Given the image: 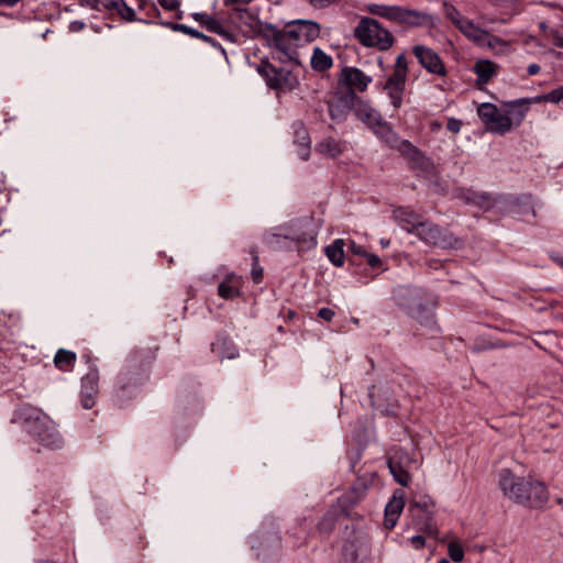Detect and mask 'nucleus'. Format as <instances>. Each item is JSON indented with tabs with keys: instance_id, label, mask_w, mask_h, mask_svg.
Wrapping results in <instances>:
<instances>
[{
	"instance_id": "nucleus-13",
	"label": "nucleus",
	"mask_w": 563,
	"mask_h": 563,
	"mask_svg": "<svg viewBox=\"0 0 563 563\" xmlns=\"http://www.w3.org/2000/svg\"><path fill=\"white\" fill-rule=\"evenodd\" d=\"M412 52L421 66L426 68L429 73L437 74L440 76H444L446 74V69L444 64L442 63L439 55L432 51L431 48L423 45H416L412 48Z\"/></svg>"
},
{
	"instance_id": "nucleus-28",
	"label": "nucleus",
	"mask_w": 563,
	"mask_h": 563,
	"mask_svg": "<svg viewBox=\"0 0 563 563\" xmlns=\"http://www.w3.org/2000/svg\"><path fill=\"white\" fill-rule=\"evenodd\" d=\"M192 18L210 32H213L217 34L224 33V29H223L222 24L217 19H214L206 13L196 12L192 14Z\"/></svg>"
},
{
	"instance_id": "nucleus-32",
	"label": "nucleus",
	"mask_w": 563,
	"mask_h": 563,
	"mask_svg": "<svg viewBox=\"0 0 563 563\" xmlns=\"http://www.w3.org/2000/svg\"><path fill=\"white\" fill-rule=\"evenodd\" d=\"M467 200L482 209L488 210L493 207V200L489 196L479 192H471Z\"/></svg>"
},
{
	"instance_id": "nucleus-50",
	"label": "nucleus",
	"mask_w": 563,
	"mask_h": 563,
	"mask_svg": "<svg viewBox=\"0 0 563 563\" xmlns=\"http://www.w3.org/2000/svg\"><path fill=\"white\" fill-rule=\"evenodd\" d=\"M438 563H450L446 559H442L441 561H439Z\"/></svg>"
},
{
	"instance_id": "nucleus-19",
	"label": "nucleus",
	"mask_w": 563,
	"mask_h": 563,
	"mask_svg": "<svg viewBox=\"0 0 563 563\" xmlns=\"http://www.w3.org/2000/svg\"><path fill=\"white\" fill-rule=\"evenodd\" d=\"M498 71V65L488 59H479L474 65V73L477 75L476 84H487Z\"/></svg>"
},
{
	"instance_id": "nucleus-31",
	"label": "nucleus",
	"mask_w": 563,
	"mask_h": 563,
	"mask_svg": "<svg viewBox=\"0 0 563 563\" xmlns=\"http://www.w3.org/2000/svg\"><path fill=\"white\" fill-rule=\"evenodd\" d=\"M390 473L393 474L394 478L401 485L407 486L410 479V476L407 471H405L400 465L389 462L388 464Z\"/></svg>"
},
{
	"instance_id": "nucleus-29",
	"label": "nucleus",
	"mask_w": 563,
	"mask_h": 563,
	"mask_svg": "<svg viewBox=\"0 0 563 563\" xmlns=\"http://www.w3.org/2000/svg\"><path fill=\"white\" fill-rule=\"evenodd\" d=\"M355 113L361 121L367 123L372 129L380 121L377 112L366 104L358 106Z\"/></svg>"
},
{
	"instance_id": "nucleus-10",
	"label": "nucleus",
	"mask_w": 563,
	"mask_h": 563,
	"mask_svg": "<svg viewBox=\"0 0 563 563\" xmlns=\"http://www.w3.org/2000/svg\"><path fill=\"white\" fill-rule=\"evenodd\" d=\"M415 235L426 243L442 247H453L457 243V240L453 239L435 224L424 220L419 224Z\"/></svg>"
},
{
	"instance_id": "nucleus-18",
	"label": "nucleus",
	"mask_w": 563,
	"mask_h": 563,
	"mask_svg": "<svg viewBox=\"0 0 563 563\" xmlns=\"http://www.w3.org/2000/svg\"><path fill=\"white\" fill-rule=\"evenodd\" d=\"M343 81L351 88L363 91L371 82V78L357 68H345L342 71Z\"/></svg>"
},
{
	"instance_id": "nucleus-48",
	"label": "nucleus",
	"mask_w": 563,
	"mask_h": 563,
	"mask_svg": "<svg viewBox=\"0 0 563 563\" xmlns=\"http://www.w3.org/2000/svg\"><path fill=\"white\" fill-rule=\"evenodd\" d=\"M380 244L383 247H388L389 246V241L388 240H380Z\"/></svg>"
},
{
	"instance_id": "nucleus-12",
	"label": "nucleus",
	"mask_w": 563,
	"mask_h": 563,
	"mask_svg": "<svg viewBox=\"0 0 563 563\" xmlns=\"http://www.w3.org/2000/svg\"><path fill=\"white\" fill-rule=\"evenodd\" d=\"M271 46L280 54L282 59L299 63L297 54L298 45L292 36H289L287 26L283 31H274L271 38Z\"/></svg>"
},
{
	"instance_id": "nucleus-38",
	"label": "nucleus",
	"mask_w": 563,
	"mask_h": 563,
	"mask_svg": "<svg viewBox=\"0 0 563 563\" xmlns=\"http://www.w3.org/2000/svg\"><path fill=\"white\" fill-rule=\"evenodd\" d=\"M159 4L166 10H176L179 7V0H158Z\"/></svg>"
},
{
	"instance_id": "nucleus-24",
	"label": "nucleus",
	"mask_w": 563,
	"mask_h": 563,
	"mask_svg": "<svg viewBox=\"0 0 563 563\" xmlns=\"http://www.w3.org/2000/svg\"><path fill=\"white\" fill-rule=\"evenodd\" d=\"M76 360L77 355L75 352L59 349L54 356V365L60 371L69 372L73 369Z\"/></svg>"
},
{
	"instance_id": "nucleus-37",
	"label": "nucleus",
	"mask_w": 563,
	"mask_h": 563,
	"mask_svg": "<svg viewBox=\"0 0 563 563\" xmlns=\"http://www.w3.org/2000/svg\"><path fill=\"white\" fill-rule=\"evenodd\" d=\"M365 258H366L367 264L373 268L380 267V265H382L380 258L375 254L367 252V254H365Z\"/></svg>"
},
{
	"instance_id": "nucleus-43",
	"label": "nucleus",
	"mask_w": 563,
	"mask_h": 563,
	"mask_svg": "<svg viewBox=\"0 0 563 563\" xmlns=\"http://www.w3.org/2000/svg\"><path fill=\"white\" fill-rule=\"evenodd\" d=\"M100 5L106 9L113 10L120 0H98Z\"/></svg>"
},
{
	"instance_id": "nucleus-16",
	"label": "nucleus",
	"mask_w": 563,
	"mask_h": 563,
	"mask_svg": "<svg viewBox=\"0 0 563 563\" xmlns=\"http://www.w3.org/2000/svg\"><path fill=\"white\" fill-rule=\"evenodd\" d=\"M404 507V493L396 492L385 508V526L387 529H393L396 526Z\"/></svg>"
},
{
	"instance_id": "nucleus-47",
	"label": "nucleus",
	"mask_w": 563,
	"mask_h": 563,
	"mask_svg": "<svg viewBox=\"0 0 563 563\" xmlns=\"http://www.w3.org/2000/svg\"><path fill=\"white\" fill-rule=\"evenodd\" d=\"M251 0H224L225 5H233L240 3H249Z\"/></svg>"
},
{
	"instance_id": "nucleus-1",
	"label": "nucleus",
	"mask_w": 563,
	"mask_h": 563,
	"mask_svg": "<svg viewBox=\"0 0 563 563\" xmlns=\"http://www.w3.org/2000/svg\"><path fill=\"white\" fill-rule=\"evenodd\" d=\"M498 484L505 497L529 507H541L549 498L548 489L542 483L517 477L507 468L500 471Z\"/></svg>"
},
{
	"instance_id": "nucleus-4",
	"label": "nucleus",
	"mask_w": 563,
	"mask_h": 563,
	"mask_svg": "<svg viewBox=\"0 0 563 563\" xmlns=\"http://www.w3.org/2000/svg\"><path fill=\"white\" fill-rule=\"evenodd\" d=\"M365 11L390 22L406 24L409 26H421L431 22V18L427 13L409 10L398 5L368 3L365 5Z\"/></svg>"
},
{
	"instance_id": "nucleus-14",
	"label": "nucleus",
	"mask_w": 563,
	"mask_h": 563,
	"mask_svg": "<svg viewBox=\"0 0 563 563\" xmlns=\"http://www.w3.org/2000/svg\"><path fill=\"white\" fill-rule=\"evenodd\" d=\"M468 38L476 43L478 46L487 47L497 53L506 52L509 46L508 42H506L505 40L494 36L477 26L471 33V36Z\"/></svg>"
},
{
	"instance_id": "nucleus-36",
	"label": "nucleus",
	"mask_w": 563,
	"mask_h": 563,
	"mask_svg": "<svg viewBox=\"0 0 563 563\" xmlns=\"http://www.w3.org/2000/svg\"><path fill=\"white\" fill-rule=\"evenodd\" d=\"M174 30H178V31H181L186 34H189L191 36H195V37H202V34L196 30H192L190 29L189 26L187 25H184V24H178V25H175L174 26Z\"/></svg>"
},
{
	"instance_id": "nucleus-45",
	"label": "nucleus",
	"mask_w": 563,
	"mask_h": 563,
	"mask_svg": "<svg viewBox=\"0 0 563 563\" xmlns=\"http://www.w3.org/2000/svg\"><path fill=\"white\" fill-rule=\"evenodd\" d=\"M554 44L559 47H563V35L558 32H552Z\"/></svg>"
},
{
	"instance_id": "nucleus-49",
	"label": "nucleus",
	"mask_w": 563,
	"mask_h": 563,
	"mask_svg": "<svg viewBox=\"0 0 563 563\" xmlns=\"http://www.w3.org/2000/svg\"><path fill=\"white\" fill-rule=\"evenodd\" d=\"M418 506H419V505H418L417 503H413V504L410 506L409 510L411 511L415 507H418Z\"/></svg>"
},
{
	"instance_id": "nucleus-17",
	"label": "nucleus",
	"mask_w": 563,
	"mask_h": 563,
	"mask_svg": "<svg viewBox=\"0 0 563 563\" xmlns=\"http://www.w3.org/2000/svg\"><path fill=\"white\" fill-rule=\"evenodd\" d=\"M395 220L405 229L408 233L415 234L419 224L423 219L408 208H397L394 211Z\"/></svg>"
},
{
	"instance_id": "nucleus-25",
	"label": "nucleus",
	"mask_w": 563,
	"mask_h": 563,
	"mask_svg": "<svg viewBox=\"0 0 563 563\" xmlns=\"http://www.w3.org/2000/svg\"><path fill=\"white\" fill-rule=\"evenodd\" d=\"M310 65L316 71H324L332 67L333 60L324 51L316 47L310 58Z\"/></svg>"
},
{
	"instance_id": "nucleus-7",
	"label": "nucleus",
	"mask_w": 563,
	"mask_h": 563,
	"mask_svg": "<svg viewBox=\"0 0 563 563\" xmlns=\"http://www.w3.org/2000/svg\"><path fill=\"white\" fill-rule=\"evenodd\" d=\"M408 74V63L404 54L396 57L394 71L384 85L393 106L398 109L401 106L402 93Z\"/></svg>"
},
{
	"instance_id": "nucleus-3",
	"label": "nucleus",
	"mask_w": 563,
	"mask_h": 563,
	"mask_svg": "<svg viewBox=\"0 0 563 563\" xmlns=\"http://www.w3.org/2000/svg\"><path fill=\"white\" fill-rule=\"evenodd\" d=\"M21 417L27 431L45 448L57 449L63 444L62 437L47 415L36 408L25 407Z\"/></svg>"
},
{
	"instance_id": "nucleus-5",
	"label": "nucleus",
	"mask_w": 563,
	"mask_h": 563,
	"mask_svg": "<svg viewBox=\"0 0 563 563\" xmlns=\"http://www.w3.org/2000/svg\"><path fill=\"white\" fill-rule=\"evenodd\" d=\"M354 36L365 47L387 51L394 45V36L372 18H362L354 29Z\"/></svg>"
},
{
	"instance_id": "nucleus-2",
	"label": "nucleus",
	"mask_w": 563,
	"mask_h": 563,
	"mask_svg": "<svg viewBox=\"0 0 563 563\" xmlns=\"http://www.w3.org/2000/svg\"><path fill=\"white\" fill-rule=\"evenodd\" d=\"M477 114L488 132L506 134L523 121L526 111L517 102L505 103L500 109L486 102L477 108Z\"/></svg>"
},
{
	"instance_id": "nucleus-15",
	"label": "nucleus",
	"mask_w": 563,
	"mask_h": 563,
	"mask_svg": "<svg viewBox=\"0 0 563 563\" xmlns=\"http://www.w3.org/2000/svg\"><path fill=\"white\" fill-rule=\"evenodd\" d=\"M99 376L97 372H91L82 378L80 401L85 409H90L95 405L96 395L98 393Z\"/></svg>"
},
{
	"instance_id": "nucleus-39",
	"label": "nucleus",
	"mask_w": 563,
	"mask_h": 563,
	"mask_svg": "<svg viewBox=\"0 0 563 563\" xmlns=\"http://www.w3.org/2000/svg\"><path fill=\"white\" fill-rule=\"evenodd\" d=\"M412 547L417 550L422 549L426 545L424 537L418 534L410 539Z\"/></svg>"
},
{
	"instance_id": "nucleus-22",
	"label": "nucleus",
	"mask_w": 563,
	"mask_h": 563,
	"mask_svg": "<svg viewBox=\"0 0 563 563\" xmlns=\"http://www.w3.org/2000/svg\"><path fill=\"white\" fill-rule=\"evenodd\" d=\"M241 278L234 274L228 275L218 287V294L224 299H232L240 295Z\"/></svg>"
},
{
	"instance_id": "nucleus-11",
	"label": "nucleus",
	"mask_w": 563,
	"mask_h": 563,
	"mask_svg": "<svg viewBox=\"0 0 563 563\" xmlns=\"http://www.w3.org/2000/svg\"><path fill=\"white\" fill-rule=\"evenodd\" d=\"M289 36L298 47L316 41L320 36V25L311 20H297L287 24Z\"/></svg>"
},
{
	"instance_id": "nucleus-21",
	"label": "nucleus",
	"mask_w": 563,
	"mask_h": 563,
	"mask_svg": "<svg viewBox=\"0 0 563 563\" xmlns=\"http://www.w3.org/2000/svg\"><path fill=\"white\" fill-rule=\"evenodd\" d=\"M375 133L387 144H389L393 147H399V148H410L411 145L407 141H400L396 133L391 131L389 125L383 122H378L375 128H373Z\"/></svg>"
},
{
	"instance_id": "nucleus-9",
	"label": "nucleus",
	"mask_w": 563,
	"mask_h": 563,
	"mask_svg": "<svg viewBox=\"0 0 563 563\" xmlns=\"http://www.w3.org/2000/svg\"><path fill=\"white\" fill-rule=\"evenodd\" d=\"M397 301L407 308L411 316L420 322L428 320L431 316V306H423L422 292L418 289L401 288L397 291Z\"/></svg>"
},
{
	"instance_id": "nucleus-30",
	"label": "nucleus",
	"mask_w": 563,
	"mask_h": 563,
	"mask_svg": "<svg viewBox=\"0 0 563 563\" xmlns=\"http://www.w3.org/2000/svg\"><path fill=\"white\" fill-rule=\"evenodd\" d=\"M298 154L302 159H308L310 155V148H309V136L305 129H300L298 131Z\"/></svg>"
},
{
	"instance_id": "nucleus-42",
	"label": "nucleus",
	"mask_w": 563,
	"mask_h": 563,
	"mask_svg": "<svg viewBox=\"0 0 563 563\" xmlns=\"http://www.w3.org/2000/svg\"><path fill=\"white\" fill-rule=\"evenodd\" d=\"M350 249L351 251L356 254V255H361L363 257H365V254H367V252L363 249V246L361 245H357L355 242H351L350 243Z\"/></svg>"
},
{
	"instance_id": "nucleus-51",
	"label": "nucleus",
	"mask_w": 563,
	"mask_h": 563,
	"mask_svg": "<svg viewBox=\"0 0 563 563\" xmlns=\"http://www.w3.org/2000/svg\"><path fill=\"white\" fill-rule=\"evenodd\" d=\"M540 26H541V29H545V24L544 23H541Z\"/></svg>"
},
{
	"instance_id": "nucleus-40",
	"label": "nucleus",
	"mask_w": 563,
	"mask_h": 563,
	"mask_svg": "<svg viewBox=\"0 0 563 563\" xmlns=\"http://www.w3.org/2000/svg\"><path fill=\"white\" fill-rule=\"evenodd\" d=\"M318 316L325 321H331L334 317V311L329 308H321Z\"/></svg>"
},
{
	"instance_id": "nucleus-41",
	"label": "nucleus",
	"mask_w": 563,
	"mask_h": 563,
	"mask_svg": "<svg viewBox=\"0 0 563 563\" xmlns=\"http://www.w3.org/2000/svg\"><path fill=\"white\" fill-rule=\"evenodd\" d=\"M462 126V122L457 119H450L448 122V129L453 133H459Z\"/></svg>"
},
{
	"instance_id": "nucleus-27",
	"label": "nucleus",
	"mask_w": 563,
	"mask_h": 563,
	"mask_svg": "<svg viewBox=\"0 0 563 563\" xmlns=\"http://www.w3.org/2000/svg\"><path fill=\"white\" fill-rule=\"evenodd\" d=\"M329 113L333 120H342L349 108L350 100L347 98H340L338 100H329L328 101Z\"/></svg>"
},
{
	"instance_id": "nucleus-20",
	"label": "nucleus",
	"mask_w": 563,
	"mask_h": 563,
	"mask_svg": "<svg viewBox=\"0 0 563 563\" xmlns=\"http://www.w3.org/2000/svg\"><path fill=\"white\" fill-rule=\"evenodd\" d=\"M446 16L452 23L468 38L476 25L468 19L464 18L454 7L446 5Z\"/></svg>"
},
{
	"instance_id": "nucleus-26",
	"label": "nucleus",
	"mask_w": 563,
	"mask_h": 563,
	"mask_svg": "<svg viewBox=\"0 0 563 563\" xmlns=\"http://www.w3.org/2000/svg\"><path fill=\"white\" fill-rule=\"evenodd\" d=\"M344 241L336 239L332 244L327 246L325 254L330 262L335 266H342L344 263Z\"/></svg>"
},
{
	"instance_id": "nucleus-6",
	"label": "nucleus",
	"mask_w": 563,
	"mask_h": 563,
	"mask_svg": "<svg viewBox=\"0 0 563 563\" xmlns=\"http://www.w3.org/2000/svg\"><path fill=\"white\" fill-rule=\"evenodd\" d=\"M279 236L307 243L309 246H313L317 243V232L312 228V222L308 219L295 220L286 225L277 228L276 232H272L266 235V241L269 244H274V239Z\"/></svg>"
},
{
	"instance_id": "nucleus-8",
	"label": "nucleus",
	"mask_w": 563,
	"mask_h": 563,
	"mask_svg": "<svg viewBox=\"0 0 563 563\" xmlns=\"http://www.w3.org/2000/svg\"><path fill=\"white\" fill-rule=\"evenodd\" d=\"M258 73L265 78L267 85L273 89L291 90L298 85L297 77L288 69L272 66L263 63L258 66Z\"/></svg>"
},
{
	"instance_id": "nucleus-33",
	"label": "nucleus",
	"mask_w": 563,
	"mask_h": 563,
	"mask_svg": "<svg viewBox=\"0 0 563 563\" xmlns=\"http://www.w3.org/2000/svg\"><path fill=\"white\" fill-rule=\"evenodd\" d=\"M113 10L128 22H133L136 20V13L134 9L129 7L124 0H120Z\"/></svg>"
},
{
	"instance_id": "nucleus-46",
	"label": "nucleus",
	"mask_w": 563,
	"mask_h": 563,
	"mask_svg": "<svg viewBox=\"0 0 563 563\" xmlns=\"http://www.w3.org/2000/svg\"><path fill=\"white\" fill-rule=\"evenodd\" d=\"M539 71H540V67L537 64L529 65V67H528L529 75L532 76V75L538 74Z\"/></svg>"
},
{
	"instance_id": "nucleus-44",
	"label": "nucleus",
	"mask_w": 563,
	"mask_h": 563,
	"mask_svg": "<svg viewBox=\"0 0 563 563\" xmlns=\"http://www.w3.org/2000/svg\"><path fill=\"white\" fill-rule=\"evenodd\" d=\"M262 277H263V271L262 268H254L252 271V278L255 283H260L262 280Z\"/></svg>"
},
{
	"instance_id": "nucleus-34",
	"label": "nucleus",
	"mask_w": 563,
	"mask_h": 563,
	"mask_svg": "<svg viewBox=\"0 0 563 563\" xmlns=\"http://www.w3.org/2000/svg\"><path fill=\"white\" fill-rule=\"evenodd\" d=\"M448 552L449 556L453 562L460 563L464 559V549L462 544L456 540H452L449 542Z\"/></svg>"
},
{
	"instance_id": "nucleus-23",
	"label": "nucleus",
	"mask_w": 563,
	"mask_h": 563,
	"mask_svg": "<svg viewBox=\"0 0 563 563\" xmlns=\"http://www.w3.org/2000/svg\"><path fill=\"white\" fill-rule=\"evenodd\" d=\"M344 144L341 141L334 140L332 137L325 139L321 141L316 151L329 158H336L344 152Z\"/></svg>"
},
{
	"instance_id": "nucleus-35",
	"label": "nucleus",
	"mask_w": 563,
	"mask_h": 563,
	"mask_svg": "<svg viewBox=\"0 0 563 563\" xmlns=\"http://www.w3.org/2000/svg\"><path fill=\"white\" fill-rule=\"evenodd\" d=\"M563 100V86L559 87L545 95L536 98V102H552L558 103Z\"/></svg>"
}]
</instances>
